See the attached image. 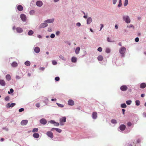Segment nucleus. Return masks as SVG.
<instances>
[{"label":"nucleus","mask_w":146,"mask_h":146,"mask_svg":"<svg viewBox=\"0 0 146 146\" xmlns=\"http://www.w3.org/2000/svg\"><path fill=\"white\" fill-rule=\"evenodd\" d=\"M126 49L124 47H121L119 49V52L122 55V56H123L126 51Z\"/></svg>","instance_id":"f257e3e1"},{"label":"nucleus","mask_w":146,"mask_h":146,"mask_svg":"<svg viewBox=\"0 0 146 146\" xmlns=\"http://www.w3.org/2000/svg\"><path fill=\"white\" fill-rule=\"evenodd\" d=\"M123 19L126 23H128L130 22V20L129 16H124Z\"/></svg>","instance_id":"f03ea898"},{"label":"nucleus","mask_w":146,"mask_h":146,"mask_svg":"<svg viewBox=\"0 0 146 146\" xmlns=\"http://www.w3.org/2000/svg\"><path fill=\"white\" fill-rule=\"evenodd\" d=\"M46 135L51 139H52L53 137V133L51 131H47L46 133Z\"/></svg>","instance_id":"7ed1b4c3"},{"label":"nucleus","mask_w":146,"mask_h":146,"mask_svg":"<svg viewBox=\"0 0 146 146\" xmlns=\"http://www.w3.org/2000/svg\"><path fill=\"white\" fill-rule=\"evenodd\" d=\"M20 17L21 19L23 21H26V16L24 14H21V15Z\"/></svg>","instance_id":"20e7f679"},{"label":"nucleus","mask_w":146,"mask_h":146,"mask_svg":"<svg viewBox=\"0 0 146 146\" xmlns=\"http://www.w3.org/2000/svg\"><path fill=\"white\" fill-rule=\"evenodd\" d=\"M128 88L126 85H123L120 87V89L122 91H125L127 90Z\"/></svg>","instance_id":"39448f33"},{"label":"nucleus","mask_w":146,"mask_h":146,"mask_svg":"<svg viewBox=\"0 0 146 146\" xmlns=\"http://www.w3.org/2000/svg\"><path fill=\"white\" fill-rule=\"evenodd\" d=\"M66 118L65 117H63L60 118V124L62 125V123L65 122L66 121Z\"/></svg>","instance_id":"423d86ee"},{"label":"nucleus","mask_w":146,"mask_h":146,"mask_svg":"<svg viewBox=\"0 0 146 146\" xmlns=\"http://www.w3.org/2000/svg\"><path fill=\"white\" fill-rule=\"evenodd\" d=\"M40 122L42 124L45 125L47 121L45 119L42 118L40 120Z\"/></svg>","instance_id":"0eeeda50"},{"label":"nucleus","mask_w":146,"mask_h":146,"mask_svg":"<svg viewBox=\"0 0 146 146\" xmlns=\"http://www.w3.org/2000/svg\"><path fill=\"white\" fill-rule=\"evenodd\" d=\"M28 120H23L21 123V124L22 125H26L28 123Z\"/></svg>","instance_id":"6e6552de"},{"label":"nucleus","mask_w":146,"mask_h":146,"mask_svg":"<svg viewBox=\"0 0 146 146\" xmlns=\"http://www.w3.org/2000/svg\"><path fill=\"white\" fill-rule=\"evenodd\" d=\"M68 104L70 106H73L74 104V102L72 100H70L68 102Z\"/></svg>","instance_id":"1a4fd4ad"},{"label":"nucleus","mask_w":146,"mask_h":146,"mask_svg":"<svg viewBox=\"0 0 146 146\" xmlns=\"http://www.w3.org/2000/svg\"><path fill=\"white\" fill-rule=\"evenodd\" d=\"M36 5L38 7H41L42 5V3L41 1H38L36 3Z\"/></svg>","instance_id":"9d476101"},{"label":"nucleus","mask_w":146,"mask_h":146,"mask_svg":"<svg viewBox=\"0 0 146 146\" xmlns=\"http://www.w3.org/2000/svg\"><path fill=\"white\" fill-rule=\"evenodd\" d=\"M97 113L96 112H93L92 114V117L93 119H95L97 117Z\"/></svg>","instance_id":"9b49d317"},{"label":"nucleus","mask_w":146,"mask_h":146,"mask_svg":"<svg viewBox=\"0 0 146 146\" xmlns=\"http://www.w3.org/2000/svg\"><path fill=\"white\" fill-rule=\"evenodd\" d=\"M6 83L3 80H0V84L2 86H5V85Z\"/></svg>","instance_id":"f8f14e48"},{"label":"nucleus","mask_w":146,"mask_h":146,"mask_svg":"<svg viewBox=\"0 0 146 146\" xmlns=\"http://www.w3.org/2000/svg\"><path fill=\"white\" fill-rule=\"evenodd\" d=\"M16 30L17 32L18 33H21L23 31V30L20 27H19L16 28Z\"/></svg>","instance_id":"ddd939ff"},{"label":"nucleus","mask_w":146,"mask_h":146,"mask_svg":"<svg viewBox=\"0 0 146 146\" xmlns=\"http://www.w3.org/2000/svg\"><path fill=\"white\" fill-rule=\"evenodd\" d=\"M126 127L124 125H121L119 127L120 130L122 131L124 130Z\"/></svg>","instance_id":"4468645a"},{"label":"nucleus","mask_w":146,"mask_h":146,"mask_svg":"<svg viewBox=\"0 0 146 146\" xmlns=\"http://www.w3.org/2000/svg\"><path fill=\"white\" fill-rule=\"evenodd\" d=\"M146 87V84L145 83H142L140 86V87L141 88H144Z\"/></svg>","instance_id":"2eb2a0df"},{"label":"nucleus","mask_w":146,"mask_h":146,"mask_svg":"<svg viewBox=\"0 0 146 146\" xmlns=\"http://www.w3.org/2000/svg\"><path fill=\"white\" fill-rule=\"evenodd\" d=\"M34 51L36 53H38L40 51V48L38 47H36L34 49Z\"/></svg>","instance_id":"dca6fc26"},{"label":"nucleus","mask_w":146,"mask_h":146,"mask_svg":"<svg viewBox=\"0 0 146 146\" xmlns=\"http://www.w3.org/2000/svg\"><path fill=\"white\" fill-rule=\"evenodd\" d=\"M54 21V19H48L45 22L48 23H53Z\"/></svg>","instance_id":"f3484780"},{"label":"nucleus","mask_w":146,"mask_h":146,"mask_svg":"<svg viewBox=\"0 0 146 146\" xmlns=\"http://www.w3.org/2000/svg\"><path fill=\"white\" fill-rule=\"evenodd\" d=\"M48 25V24L46 23H42L40 25V27L41 28H44Z\"/></svg>","instance_id":"a211bd4d"},{"label":"nucleus","mask_w":146,"mask_h":146,"mask_svg":"<svg viewBox=\"0 0 146 146\" xmlns=\"http://www.w3.org/2000/svg\"><path fill=\"white\" fill-rule=\"evenodd\" d=\"M33 136L35 138H38L39 137V135L38 133H35L33 134Z\"/></svg>","instance_id":"6ab92c4d"},{"label":"nucleus","mask_w":146,"mask_h":146,"mask_svg":"<svg viewBox=\"0 0 146 146\" xmlns=\"http://www.w3.org/2000/svg\"><path fill=\"white\" fill-rule=\"evenodd\" d=\"M92 21V19L91 17L88 18L87 20V24H90Z\"/></svg>","instance_id":"aec40b11"},{"label":"nucleus","mask_w":146,"mask_h":146,"mask_svg":"<svg viewBox=\"0 0 146 146\" xmlns=\"http://www.w3.org/2000/svg\"><path fill=\"white\" fill-rule=\"evenodd\" d=\"M97 59L98 60L101 61L103 60V57L102 56L99 55L98 56Z\"/></svg>","instance_id":"412c9836"},{"label":"nucleus","mask_w":146,"mask_h":146,"mask_svg":"<svg viewBox=\"0 0 146 146\" xmlns=\"http://www.w3.org/2000/svg\"><path fill=\"white\" fill-rule=\"evenodd\" d=\"M17 9L19 11H21L23 10V7L21 5H19L18 6Z\"/></svg>","instance_id":"4be33fe9"},{"label":"nucleus","mask_w":146,"mask_h":146,"mask_svg":"<svg viewBox=\"0 0 146 146\" xmlns=\"http://www.w3.org/2000/svg\"><path fill=\"white\" fill-rule=\"evenodd\" d=\"M6 78L7 80L9 81L11 79V76L10 75L7 74L6 76Z\"/></svg>","instance_id":"5701e85b"},{"label":"nucleus","mask_w":146,"mask_h":146,"mask_svg":"<svg viewBox=\"0 0 146 146\" xmlns=\"http://www.w3.org/2000/svg\"><path fill=\"white\" fill-rule=\"evenodd\" d=\"M80 48L79 47H77L76 48L75 52L76 53V54H78L79 52V51L80 50Z\"/></svg>","instance_id":"b1692460"},{"label":"nucleus","mask_w":146,"mask_h":146,"mask_svg":"<svg viewBox=\"0 0 146 146\" xmlns=\"http://www.w3.org/2000/svg\"><path fill=\"white\" fill-rule=\"evenodd\" d=\"M12 66L13 67H15L17 66V64L15 62H13L11 64Z\"/></svg>","instance_id":"393cba45"},{"label":"nucleus","mask_w":146,"mask_h":146,"mask_svg":"<svg viewBox=\"0 0 146 146\" xmlns=\"http://www.w3.org/2000/svg\"><path fill=\"white\" fill-rule=\"evenodd\" d=\"M76 61V58L75 57H72V62H75Z\"/></svg>","instance_id":"a878e982"},{"label":"nucleus","mask_w":146,"mask_h":146,"mask_svg":"<svg viewBox=\"0 0 146 146\" xmlns=\"http://www.w3.org/2000/svg\"><path fill=\"white\" fill-rule=\"evenodd\" d=\"M25 64L26 66H29L30 65L31 63L29 61H27L25 62Z\"/></svg>","instance_id":"bb28decb"},{"label":"nucleus","mask_w":146,"mask_h":146,"mask_svg":"<svg viewBox=\"0 0 146 146\" xmlns=\"http://www.w3.org/2000/svg\"><path fill=\"white\" fill-rule=\"evenodd\" d=\"M38 131V129L37 128H34L33 130V132L35 133L37 132Z\"/></svg>","instance_id":"cd10ccee"},{"label":"nucleus","mask_w":146,"mask_h":146,"mask_svg":"<svg viewBox=\"0 0 146 146\" xmlns=\"http://www.w3.org/2000/svg\"><path fill=\"white\" fill-rule=\"evenodd\" d=\"M55 130L57 132L60 133L62 131V130L60 129L59 128H55Z\"/></svg>","instance_id":"c85d7f7f"},{"label":"nucleus","mask_w":146,"mask_h":146,"mask_svg":"<svg viewBox=\"0 0 146 146\" xmlns=\"http://www.w3.org/2000/svg\"><path fill=\"white\" fill-rule=\"evenodd\" d=\"M33 32L32 30H30L28 32V35H31L33 34Z\"/></svg>","instance_id":"c756f323"},{"label":"nucleus","mask_w":146,"mask_h":146,"mask_svg":"<svg viewBox=\"0 0 146 146\" xmlns=\"http://www.w3.org/2000/svg\"><path fill=\"white\" fill-rule=\"evenodd\" d=\"M35 13V11L34 10H31L30 11V14L31 15H33Z\"/></svg>","instance_id":"7c9ffc66"},{"label":"nucleus","mask_w":146,"mask_h":146,"mask_svg":"<svg viewBox=\"0 0 146 146\" xmlns=\"http://www.w3.org/2000/svg\"><path fill=\"white\" fill-rule=\"evenodd\" d=\"M121 107L123 108H125L126 107V105L125 104H121Z\"/></svg>","instance_id":"2f4dec72"},{"label":"nucleus","mask_w":146,"mask_h":146,"mask_svg":"<svg viewBox=\"0 0 146 146\" xmlns=\"http://www.w3.org/2000/svg\"><path fill=\"white\" fill-rule=\"evenodd\" d=\"M135 103L136 105L137 106H139L140 104V102L139 100H136L135 101Z\"/></svg>","instance_id":"473e14b6"},{"label":"nucleus","mask_w":146,"mask_h":146,"mask_svg":"<svg viewBox=\"0 0 146 146\" xmlns=\"http://www.w3.org/2000/svg\"><path fill=\"white\" fill-rule=\"evenodd\" d=\"M59 58L61 59L62 60H65L66 59L65 58H64V56H63L62 55H60L59 56Z\"/></svg>","instance_id":"72a5a7b5"},{"label":"nucleus","mask_w":146,"mask_h":146,"mask_svg":"<svg viewBox=\"0 0 146 146\" xmlns=\"http://www.w3.org/2000/svg\"><path fill=\"white\" fill-rule=\"evenodd\" d=\"M56 104L59 107L62 108L64 106L63 105L60 104L58 103H56Z\"/></svg>","instance_id":"f704fd0d"},{"label":"nucleus","mask_w":146,"mask_h":146,"mask_svg":"<svg viewBox=\"0 0 146 146\" xmlns=\"http://www.w3.org/2000/svg\"><path fill=\"white\" fill-rule=\"evenodd\" d=\"M110 52V48H106V52L107 53H109Z\"/></svg>","instance_id":"c9c22d12"},{"label":"nucleus","mask_w":146,"mask_h":146,"mask_svg":"<svg viewBox=\"0 0 146 146\" xmlns=\"http://www.w3.org/2000/svg\"><path fill=\"white\" fill-rule=\"evenodd\" d=\"M131 100H128V101H127L126 102V104H127V105H130L131 104Z\"/></svg>","instance_id":"e433bc0d"},{"label":"nucleus","mask_w":146,"mask_h":146,"mask_svg":"<svg viewBox=\"0 0 146 146\" xmlns=\"http://www.w3.org/2000/svg\"><path fill=\"white\" fill-rule=\"evenodd\" d=\"M111 122L113 123H117V121L113 119L111 120Z\"/></svg>","instance_id":"4c0bfd02"},{"label":"nucleus","mask_w":146,"mask_h":146,"mask_svg":"<svg viewBox=\"0 0 146 146\" xmlns=\"http://www.w3.org/2000/svg\"><path fill=\"white\" fill-rule=\"evenodd\" d=\"M128 1H125V3L124 4V6H126L128 4Z\"/></svg>","instance_id":"58836bf2"},{"label":"nucleus","mask_w":146,"mask_h":146,"mask_svg":"<svg viewBox=\"0 0 146 146\" xmlns=\"http://www.w3.org/2000/svg\"><path fill=\"white\" fill-rule=\"evenodd\" d=\"M9 97L8 96H6L5 98V100L6 101H8L9 100Z\"/></svg>","instance_id":"ea45409f"},{"label":"nucleus","mask_w":146,"mask_h":146,"mask_svg":"<svg viewBox=\"0 0 146 146\" xmlns=\"http://www.w3.org/2000/svg\"><path fill=\"white\" fill-rule=\"evenodd\" d=\"M15 103H12L10 105V107H13L15 105Z\"/></svg>","instance_id":"a19ab883"},{"label":"nucleus","mask_w":146,"mask_h":146,"mask_svg":"<svg viewBox=\"0 0 146 146\" xmlns=\"http://www.w3.org/2000/svg\"><path fill=\"white\" fill-rule=\"evenodd\" d=\"M98 50L99 52H101L102 51V48L101 47H99L98 48Z\"/></svg>","instance_id":"79ce46f5"},{"label":"nucleus","mask_w":146,"mask_h":146,"mask_svg":"<svg viewBox=\"0 0 146 146\" xmlns=\"http://www.w3.org/2000/svg\"><path fill=\"white\" fill-rule=\"evenodd\" d=\"M55 80L56 81H58L60 80V78L59 77H56L55 78Z\"/></svg>","instance_id":"37998d69"},{"label":"nucleus","mask_w":146,"mask_h":146,"mask_svg":"<svg viewBox=\"0 0 146 146\" xmlns=\"http://www.w3.org/2000/svg\"><path fill=\"white\" fill-rule=\"evenodd\" d=\"M53 64L55 65L57 64V62L55 60H53L52 61Z\"/></svg>","instance_id":"c03bdc74"},{"label":"nucleus","mask_w":146,"mask_h":146,"mask_svg":"<svg viewBox=\"0 0 146 146\" xmlns=\"http://www.w3.org/2000/svg\"><path fill=\"white\" fill-rule=\"evenodd\" d=\"M59 123H58V122H55V123H54V125L55 126H59Z\"/></svg>","instance_id":"a18cd8bd"},{"label":"nucleus","mask_w":146,"mask_h":146,"mask_svg":"<svg viewBox=\"0 0 146 146\" xmlns=\"http://www.w3.org/2000/svg\"><path fill=\"white\" fill-rule=\"evenodd\" d=\"M121 5H122V3H121V1H119V3L118 5V6L119 7H120L121 6Z\"/></svg>","instance_id":"49530a36"},{"label":"nucleus","mask_w":146,"mask_h":146,"mask_svg":"<svg viewBox=\"0 0 146 146\" xmlns=\"http://www.w3.org/2000/svg\"><path fill=\"white\" fill-rule=\"evenodd\" d=\"M55 37V35L54 34H52L50 35V37L52 38H54Z\"/></svg>","instance_id":"de8ad7c7"},{"label":"nucleus","mask_w":146,"mask_h":146,"mask_svg":"<svg viewBox=\"0 0 146 146\" xmlns=\"http://www.w3.org/2000/svg\"><path fill=\"white\" fill-rule=\"evenodd\" d=\"M24 110V109L23 108H21L19 109V112H21L23 111Z\"/></svg>","instance_id":"09e8293b"},{"label":"nucleus","mask_w":146,"mask_h":146,"mask_svg":"<svg viewBox=\"0 0 146 146\" xmlns=\"http://www.w3.org/2000/svg\"><path fill=\"white\" fill-rule=\"evenodd\" d=\"M139 38L138 37H137L135 39V41L136 42H137L139 41Z\"/></svg>","instance_id":"8fccbe9b"},{"label":"nucleus","mask_w":146,"mask_h":146,"mask_svg":"<svg viewBox=\"0 0 146 146\" xmlns=\"http://www.w3.org/2000/svg\"><path fill=\"white\" fill-rule=\"evenodd\" d=\"M36 106L38 107L39 108L40 106V104L39 103H37L36 104Z\"/></svg>","instance_id":"3c124183"},{"label":"nucleus","mask_w":146,"mask_h":146,"mask_svg":"<svg viewBox=\"0 0 146 146\" xmlns=\"http://www.w3.org/2000/svg\"><path fill=\"white\" fill-rule=\"evenodd\" d=\"M140 142V139H138L137 140L136 142H133V144H134L135 143V144H136V143H139Z\"/></svg>","instance_id":"603ef678"},{"label":"nucleus","mask_w":146,"mask_h":146,"mask_svg":"<svg viewBox=\"0 0 146 146\" xmlns=\"http://www.w3.org/2000/svg\"><path fill=\"white\" fill-rule=\"evenodd\" d=\"M132 124L131 122H129L127 123V125L129 126H130Z\"/></svg>","instance_id":"864d4df0"},{"label":"nucleus","mask_w":146,"mask_h":146,"mask_svg":"<svg viewBox=\"0 0 146 146\" xmlns=\"http://www.w3.org/2000/svg\"><path fill=\"white\" fill-rule=\"evenodd\" d=\"M20 78H21V77L19 76L18 75L16 76V79H17V80L19 79H20Z\"/></svg>","instance_id":"5fc2aeb1"},{"label":"nucleus","mask_w":146,"mask_h":146,"mask_svg":"<svg viewBox=\"0 0 146 146\" xmlns=\"http://www.w3.org/2000/svg\"><path fill=\"white\" fill-rule=\"evenodd\" d=\"M50 123L52 124H54L55 123V122L54 120H51L50 121Z\"/></svg>","instance_id":"6e6d98bb"},{"label":"nucleus","mask_w":146,"mask_h":146,"mask_svg":"<svg viewBox=\"0 0 146 146\" xmlns=\"http://www.w3.org/2000/svg\"><path fill=\"white\" fill-rule=\"evenodd\" d=\"M107 41L108 42H112V41H111L109 37L107 38Z\"/></svg>","instance_id":"4d7b16f0"},{"label":"nucleus","mask_w":146,"mask_h":146,"mask_svg":"<svg viewBox=\"0 0 146 146\" xmlns=\"http://www.w3.org/2000/svg\"><path fill=\"white\" fill-rule=\"evenodd\" d=\"M143 116L144 117H146V112H144L143 113Z\"/></svg>","instance_id":"13d9d810"},{"label":"nucleus","mask_w":146,"mask_h":146,"mask_svg":"<svg viewBox=\"0 0 146 146\" xmlns=\"http://www.w3.org/2000/svg\"><path fill=\"white\" fill-rule=\"evenodd\" d=\"M76 25L78 27H80L81 25V24L80 23H76Z\"/></svg>","instance_id":"bf43d9fd"},{"label":"nucleus","mask_w":146,"mask_h":146,"mask_svg":"<svg viewBox=\"0 0 146 146\" xmlns=\"http://www.w3.org/2000/svg\"><path fill=\"white\" fill-rule=\"evenodd\" d=\"M14 91L13 90L12 88H11L10 89V92L11 93H12Z\"/></svg>","instance_id":"052dcab7"},{"label":"nucleus","mask_w":146,"mask_h":146,"mask_svg":"<svg viewBox=\"0 0 146 146\" xmlns=\"http://www.w3.org/2000/svg\"><path fill=\"white\" fill-rule=\"evenodd\" d=\"M100 25H101V28H100V30H101L102 29V28L104 27V25H103V24H101Z\"/></svg>","instance_id":"680f3d73"},{"label":"nucleus","mask_w":146,"mask_h":146,"mask_svg":"<svg viewBox=\"0 0 146 146\" xmlns=\"http://www.w3.org/2000/svg\"><path fill=\"white\" fill-rule=\"evenodd\" d=\"M122 111L123 114V115H124L125 114V110H124V109H122Z\"/></svg>","instance_id":"e2e57ef3"},{"label":"nucleus","mask_w":146,"mask_h":146,"mask_svg":"<svg viewBox=\"0 0 146 146\" xmlns=\"http://www.w3.org/2000/svg\"><path fill=\"white\" fill-rule=\"evenodd\" d=\"M60 33L59 31H58L56 32V35H59V34H60Z\"/></svg>","instance_id":"0e129e2a"},{"label":"nucleus","mask_w":146,"mask_h":146,"mask_svg":"<svg viewBox=\"0 0 146 146\" xmlns=\"http://www.w3.org/2000/svg\"><path fill=\"white\" fill-rule=\"evenodd\" d=\"M40 69L41 70H43L44 69V68L43 67H41L40 68Z\"/></svg>","instance_id":"69168bd1"},{"label":"nucleus","mask_w":146,"mask_h":146,"mask_svg":"<svg viewBox=\"0 0 146 146\" xmlns=\"http://www.w3.org/2000/svg\"><path fill=\"white\" fill-rule=\"evenodd\" d=\"M7 107H8L9 108L10 107V103H8L7 104Z\"/></svg>","instance_id":"338daca9"},{"label":"nucleus","mask_w":146,"mask_h":146,"mask_svg":"<svg viewBox=\"0 0 146 146\" xmlns=\"http://www.w3.org/2000/svg\"><path fill=\"white\" fill-rule=\"evenodd\" d=\"M132 143H129L127 146H132V145L131 144Z\"/></svg>","instance_id":"774afa93"}]
</instances>
